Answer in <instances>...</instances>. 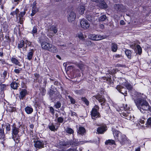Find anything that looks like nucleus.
<instances>
[{
    "mask_svg": "<svg viewBox=\"0 0 151 151\" xmlns=\"http://www.w3.org/2000/svg\"><path fill=\"white\" fill-rule=\"evenodd\" d=\"M107 130V128L106 125L101 126L97 128L96 131L99 134H102Z\"/></svg>",
    "mask_w": 151,
    "mask_h": 151,
    "instance_id": "nucleus-14",
    "label": "nucleus"
},
{
    "mask_svg": "<svg viewBox=\"0 0 151 151\" xmlns=\"http://www.w3.org/2000/svg\"><path fill=\"white\" fill-rule=\"evenodd\" d=\"M116 69H113L111 70H109V71H108L110 75H112V76H113L114 74H115L116 73Z\"/></svg>",
    "mask_w": 151,
    "mask_h": 151,
    "instance_id": "nucleus-46",
    "label": "nucleus"
},
{
    "mask_svg": "<svg viewBox=\"0 0 151 151\" xmlns=\"http://www.w3.org/2000/svg\"><path fill=\"white\" fill-rule=\"evenodd\" d=\"M8 110L10 112H13L16 111L17 110L16 108L15 107L13 106H9V108H8Z\"/></svg>",
    "mask_w": 151,
    "mask_h": 151,
    "instance_id": "nucleus-42",
    "label": "nucleus"
},
{
    "mask_svg": "<svg viewBox=\"0 0 151 151\" xmlns=\"http://www.w3.org/2000/svg\"><path fill=\"white\" fill-rule=\"evenodd\" d=\"M48 127L49 129L51 131H54L55 129V126L52 123L50 125H48Z\"/></svg>",
    "mask_w": 151,
    "mask_h": 151,
    "instance_id": "nucleus-43",
    "label": "nucleus"
},
{
    "mask_svg": "<svg viewBox=\"0 0 151 151\" xmlns=\"http://www.w3.org/2000/svg\"><path fill=\"white\" fill-rule=\"evenodd\" d=\"M112 131L113 134L114 135V139L116 140V139H118V137L122 134L120 131L116 130L115 128H112Z\"/></svg>",
    "mask_w": 151,
    "mask_h": 151,
    "instance_id": "nucleus-18",
    "label": "nucleus"
},
{
    "mask_svg": "<svg viewBox=\"0 0 151 151\" xmlns=\"http://www.w3.org/2000/svg\"><path fill=\"white\" fill-rule=\"evenodd\" d=\"M1 24L3 26V28L4 31H7L9 28V26L8 24L6 21H4L2 22V21H1Z\"/></svg>",
    "mask_w": 151,
    "mask_h": 151,
    "instance_id": "nucleus-29",
    "label": "nucleus"
},
{
    "mask_svg": "<svg viewBox=\"0 0 151 151\" xmlns=\"http://www.w3.org/2000/svg\"><path fill=\"white\" fill-rule=\"evenodd\" d=\"M26 12L25 10L23 12H21L19 14V23L21 24H23L24 21V18H23L24 16L25 15Z\"/></svg>",
    "mask_w": 151,
    "mask_h": 151,
    "instance_id": "nucleus-20",
    "label": "nucleus"
},
{
    "mask_svg": "<svg viewBox=\"0 0 151 151\" xmlns=\"http://www.w3.org/2000/svg\"><path fill=\"white\" fill-rule=\"evenodd\" d=\"M68 99L70 100V102L71 104H74L75 103V100L72 97L69 95L68 96Z\"/></svg>",
    "mask_w": 151,
    "mask_h": 151,
    "instance_id": "nucleus-50",
    "label": "nucleus"
},
{
    "mask_svg": "<svg viewBox=\"0 0 151 151\" xmlns=\"http://www.w3.org/2000/svg\"><path fill=\"white\" fill-rule=\"evenodd\" d=\"M51 30L53 31V32L55 33L56 34L57 32L58 29L56 27L54 26L52 27Z\"/></svg>",
    "mask_w": 151,
    "mask_h": 151,
    "instance_id": "nucleus-62",
    "label": "nucleus"
},
{
    "mask_svg": "<svg viewBox=\"0 0 151 151\" xmlns=\"http://www.w3.org/2000/svg\"><path fill=\"white\" fill-rule=\"evenodd\" d=\"M21 126L20 125L19 127H17L15 123H14L12 126V138L18 147L21 146L20 137L18 134L19 132V128Z\"/></svg>",
    "mask_w": 151,
    "mask_h": 151,
    "instance_id": "nucleus-2",
    "label": "nucleus"
},
{
    "mask_svg": "<svg viewBox=\"0 0 151 151\" xmlns=\"http://www.w3.org/2000/svg\"><path fill=\"white\" fill-rule=\"evenodd\" d=\"M106 17L105 15H104L101 16L99 18V20L100 21H103L106 19Z\"/></svg>",
    "mask_w": 151,
    "mask_h": 151,
    "instance_id": "nucleus-54",
    "label": "nucleus"
},
{
    "mask_svg": "<svg viewBox=\"0 0 151 151\" xmlns=\"http://www.w3.org/2000/svg\"><path fill=\"white\" fill-rule=\"evenodd\" d=\"M91 38L93 40L98 41L104 39V37L100 35L92 34L91 35Z\"/></svg>",
    "mask_w": 151,
    "mask_h": 151,
    "instance_id": "nucleus-19",
    "label": "nucleus"
},
{
    "mask_svg": "<svg viewBox=\"0 0 151 151\" xmlns=\"http://www.w3.org/2000/svg\"><path fill=\"white\" fill-rule=\"evenodd\" d=\"M28 92L26 88H20L19 98L20 100L24 99L27 95H28Z\"/></svg>",
    "mask_w": 151,
    "mask_h": 151,
    "instance_id": "nucleus-7",
    "label": "nucleus"
},
{
    "mask_svg": "<svg viewBox=\"0 0 151 151\" xmlns=\"http://www.w3.org/2000/svg\"><path fill=\"white\" fill-rule=\"evenodd\" d=\"M45 87H41L40 88V93L41 94L42 96H44L46 93V89H45Z\"/></svg>",
    "mask_w": 151,
    "mask_h": 151,
    "instance_id": "nucleus-35",
    "label": "nucleus"
},
{
    "mask_svg": "<svg viewBox=\"0 0 151 151\" xmlns=\"http://www.w3.org/2000/svg\"><path fill=\"white\" fill-rule=\"evenodd\" d=\"M114 8L117 12H122L125 9V7L122 4H115L114 5Z\"/></svg>",
    "mask_w": 151,
    "mask_h": 151,
    "instance_id": "nucleus-15",
    "label": "nucleus"
},
{
    "mask_svg": "<svg viewBox=\"0 0 151 151\" xmlns=\"http://www.w3.org/2000/svg\"><path fill=\"white\" fill-rule=\"evenodd\" d=\"M33 52V49H31L30 50V51L28 53L27 57H32Z\"/></svg>",
    "mask_w": 151,
    "mask_h": 151,
    "instance_id": "nucleus-61",
    "label": "nucleus"
},
{
    "mask_svg": "<svg viewBox=\"0 0 151 151\" xmlns=\"http://www.w3.org/2000/svg\"><path fill=\"white\" fill-rule=\"evenodd\" d=\"M11 61L13 63L16 65H19L20 63V62L19 60L14 57H12Z\"/></svg>",
    "mask_w": 151,
    "mask_h": 151,
    "instance_id": "nucleus-33",
    "label": "nucleus"
},
{
    "mask_svg": "<svg viewBox=\"0 0 151 151\" xmlns=\"http://www.w3.org/2000/svg\"><path fill=\"white\" fill-rule=\"evenodd\" d=\"M48 92L51 100H55L57 99L60 94V93L59 92L56 91L51 89H50Z\"/></svg>",
    "mask_w": 151,
    "mask_h": 151,
    "instance_id": "nucleus-9",
    "label": "nucleus"
},
{
    "mask_svg": "<svg viewBox=\"0 0 151 151\" xmlns=\"http://www.w3.org/2000/svg\"><path fill=\"white\" fill-rule=\"evenodd\" d=\"M123 109L125 111H128L129 110L130 108L128 106L127 104H123Z\"/></svg>",
    "mask_w": 151,
    "mask_h": 151,
    "instance_id": "nucleus-48",
    "label": "nucleus"
},
{
    "mask_svg": "<svg viewBox=\"0 0 151 151\" xmlns=\"http://www.w3.org/2000/svg\"><path fill=\"white\" fill-rule=\"evenodd\" d=\"M130 50L127 49L125 51V53L127 57H131L132 52Z\"/></svg>",
    "mask_w": 151,
    "mask_h": 151,
    "instance_id": "nucleus-39",
    "label": "nucleus"
},
{
    "mask_svg": "<svg viewBox=\"0 0 151 151\" xmlns=\"http://www.w3.org/2000/svg\"><path fill=\"white\" fill-rule=\"evenodd\" d=\"M76 65L81 71H83L84 70V65L81 61H80L78 63H76Z\"/></svg>",
    "mask_w": 151,
    "mask_h": 151,
    "instance_id": "nucleus-26",
    "label": "nucleus"
},
{
    "mask_svg": "<svg viewBox=\"0 0 151 151\" xmlns=\"http://www.w3.org/2000/svg\"><path fill=\"white\" fill-rule=\"evenodd\" d=\"M21 68H19V69H16L14 70V72L17 74H19L20 71L22 70Z\"/></svg>",
    "mask_w": 151,
    "mask_h": 151,
    "instance_id": "nucleus-64",
    "label": "nucleus"
},
{
    "mask_svg": "<svg viewBox=\"0 0 151 151\" xmlns=\"http://www.w3.org/2000/svg\"><path fill=\"white\" fill-rule=\"evenodd\" d=\"M85 10V7L83 6H80V14H83L84 13V11Z\"/></svg>",
    "mask_w": 151,
    "mask_h": 151,
    "instance_id": "nucleus-41",
    "label": "nucleus"
},
{
    "mask_svg": "<svg viewBox=\"0 0 151 151\" xmlns=\"http://www.w3.org/2000/svg\"><path fill=\"white\" fill-rule=\"evenodd\" d=\"M111 50L113 52H116L117 50V46L116 44L112 42L111 44Z\"/></svg>",
    "mask_w": 151,
    "mask_h": 151,
    "instance_id": "nucleus-30",
    "label": "nucleus"
},
{
    "mask_svg": "<svg viewBox=\"0 0 151 151\" xmlns=\"http://www.w3.org/2000/svg\"><path fill=\"white\" fill-rule=\"evenodd\" d=\"M19 83V81L18 79H17L16 80H15V79L13 80L10 84L11 87L13 89L17 90L20 85Z\"/></svg>",
    "mask_w": 151,
    "mask_h": 151,
    "instance_id": "nucleus-12",
    "label": "nucleus"
},
{
    "mask_svg": "<svg viewBox=\"0 0 151 151\" xmlns=\"http://www.w3.org/2000/svg\"><path fill=\"white\" fill-rule=\"evenodd\" d=\"M99 107L97 105H95L92 108L90 112V115L91 118L93 121L96 120V119L100 118L101 117L100 114L99 112Z\"/></svg>",
    "mask_w": 151,
    "mask_h": 151,
    "instance_id": "nucleus-3",
    "label": "nucleus"
},
{
    "mask_svg": "<svg viewBox=\"0 0 151 151\" xmlns=\"http://www.w3.org/2000/svg\"><path fill=\"white\" fill-rule=\"evenodd\" d=\"M95 97L103 108V106L105 105L106 103V99L104 96L99 94L95 96Z\"/></svg>",
    "mask_w": 151,
    "mask_h": 151,
    "instance_id": "nucleus-6",
    "label": "nucleus"
},
{
    "mask_svg": "<svg viewBox=\"0 0 151 151\" xmlns=\"http://www.w3.org/2000/svg\"><path fill=\"white\" fill-rule=\"evenodd\" d=\"M99 6L101 8L103 9H106L108 8V5L104 0H103L99 2Z\"/></svg>",
    "mask_w": 151,
    "mask_h": 151,
    "instance_id": "nucleus-27",
    "label": "nucleus"
},
{
    "mask_svg": "<svg viewBox=\"0 0 151 151\" xmlns=\"http://www.w3.org/2000/svg\"><path fill=\"white\" fill-rule=\"evenodd\" d=\"M19 10L18 8L16 9L15 10L11 12L10 14L13 16H14L15 15L18 14L19 12Z\"/></svg>",
    "mask_w": 151,
    "mask_h": 151,
    "instance_id": "nucleus-44",
    "label": "nucleus"
},
{
    "mask_svg": "<svg viewBox=\"0 0 151 151\" xmlns=\"http://www.w3.org/2000/svg\"><path fill=\"white\" fill-rule=\"evenodd\" d=\"M99 92L101 94H104L106 92L105 89L103 88H101L100 89Z\"/></svg>",
    "mask_w": 151,
    "mask_h": 151,
    "instance_id": "nucleus-63",
    "label": "nucleus"
},
{
    "mask_svg": "<svg viewBox=\"0 0 151 151\" xmlns=\"http://www.w3.org/2000/svg\"><path fill=\"white\" fill-rule=\"evenodd\" d=\"M76 76L77 77H79L81 76V74L80 70H76V72H75Z\"/></svg>",
    "mask_w": 151,
    "mask_h": 151,
    "instance_id": "nucleus-57",
    "label": "nucleus"
},
{
    "mask_svg": "<svg viewBox=\"0 0 151 151\" xmlns=\"http://www.w3.org/2000/svg\"><path fill=\"white\" fill-rule=\"evenodd\" d=\"M105 144L106 145H115V142L114 140L112 139H109L106 140L105 142Z\"/></svg>",
    "mask_w": 151,
    "mask_h": 151,
    "instance_id": "nucleus-28",
    "label": "nucleus"
},
{
    "mask_svg": "<svg viewBox=\"0 0 151 151\" xmlns=\"http://www.w3.org/2000/svg\"><path fill=\"white\" fill-rule=\"evenodd\" d=\"M77 36L80 40H84V39L83 34L82 33H80V34H78L77 35Z\"/></svg>",
    "mask_w": 151,
    "mask_h": 151,
    "instance_id": "nucleus-51",
    "label": "nucleus"
},
{
    "mask_svg": "<svg viewBox=\"0 0 151 151\" xmlns=\"http://www.w3.org/2000/svg\"><path fill=\"white\" fill-rule=\"evenodd\" d=\"M76 13L73 12H70L68 17V22H72L74 21L76 19Z\"/></svg>",
    "mask_w": 151,
    "mask_h": 151,
    "instance_id": "nucleus-16",
    "label": "nucleus"
},
{
    "mask_svg": "<svg viewBox=\"0 0 151 151\" xmlns=\"http://www.w3.org/2000/svg\"><path fill=\"white\" fill-rule=\"evenodd\" d=\"M127 138L126 135L123 134H121V137L120 139H119V142L122 145H124L125 144L126 142L127 141Z\"/></svg>",
    "mask_w": 151,
    "mask_h": 151,
    "instance_id": "nucleus-17",
    "label": "nucleus"
},
{
    "mask_svg": "<svg viewBox=\"0 0 151 151\" xmlns=\"http://www.w3.org/2000/svg\"><path fill=\"white\" fill-rule=\"evenodd\" d=\"M135 51L136 54L139 55H141L142 52V49L139 45H136Z\"/></svg>",
    "mask_w": 151,
    "mask_h": 151,
    "instance_id": "nucleus-23",
    "label": "nucleus"
},
{
    "mask_svg": "<svg viewBox=\"0 0 151 151\" xmlns=\"http://www.w3.org/2000/svg\"><path fill=\"white\" fill-rule=\"evenodd\" d=\"M110 77L108 76L107 77H105L103 78L104 80H106L107 83L109 85L113 87L114 82L112 81L111 77L110 76Z\"/></svg>",
    "mask_w": 151,
    "mask_h": 151,
    "instance_id": "nucleus-22",
    "label": "nucleus"
},
{
    "mask_svg": "<svg viewBox=\"0 0 151 151\" xmlns=\"http://www.w3.org/2000/svg\"><path fill=\"white\" fill-rule=\"evenodd\" d=\"M57 122L60 123H62L63 122L64 119L63 117H58L57 119Z\"/></svg>",
    "mask_w": 151,
    "mask_h": 151,
    "instance_id": "nucleus-56",
    "label": "nucleus"
},
{
    "mask_svg": "<svg viewBox=\"0 0 151 151\" xmlns=\"http://www.w3.org/2000/svg\"><path fill=\"white\" fill-rule=\"evenodd\" d=\"M146 124L151 127V117H150L147 119Z\"/></svg>",
    "mask_w": 151,
    "mask_h": 151,
    "instance_id": "nucleus-53",
    "label": "nucleus"
},
{
    "mask_svg": "<svg viewBox=\"0 0 151 151\" xmlns=\"http://www.w3.org/2000/svg\"><path fill=\"white\" fill-rule=\"evenodd\" d=\"M25 111L27 114H31L33 111V109L31 106H27L24 109Z\"/></svg>",
    "mask_w": 151,
    "mask_h": 151,
    "instance_id": "nucleus-24",
    "label": "nucleus"
},
{
    "mask_svg": "<svg viewBox=\"0 0 151 151\" xmlns=\"http://www.w3.org/2000/svg\"><path fill=\"white\" fill-rule=\"evenodd\" d=\"M122 116H124L125 117V118L127 119L130 120L131 119V116L129 115V114L128 113L123 112L122 113Z\"/></svg>",
    "mask_w": 151,
    "mask_h": 151,
    "instance_id": "nucleus-36",
    "label": "nucleus"
},
{
    "mask_svg": "<svg viewBox=\"0 0 151 151\" xmlns=\"http://www.w3.org/2000/svg\"><path fill=\"white\" fill-rule=\"evenodd\" d=\"M80 24L81 27L85 29H88L90 26V24L88 21L84 19L81 20Z\"/></svg>",
    "mask_w": 151,
    "mask_h": 151,
    "instance_id": "nucleus-13",
    "label": "nucleus"
},
{
    "mask_svg": "<svg viewBox=\"0 0 151 151\" xmlns=\"http://www.w3.org/2000/svg\"><path fill=\"white\" fill-rule=\"evenodd\" d=\"M37 4L36 1H35L33 2V3L31 4V6L32 7V12L31 14L30 15L32 17L34 16L39 10V8L37 7Z\"/></svg>",
    "mask_w": 151,
    "mask_h": 151,
    "instance_id": "nucleus-10",
    "label": "nucleus"
},
{
    "mask_svg": "<svg viewBox=\"0 0 151 151\" xmlns=\"http://www.w3.org/2000/svg\"><path fill=\"white\" fill-rule=\"evenodd\" d=\"M6 129L7 132H9L11 131V127L10 124L7 123L6 125Z\"/></svg>",
    "mask_w": 151,
    "mask_h": 151,
    "instance_id": "nucleus-49",
    "label": "nucleus"
},
{
    "mask_svg": "<svg viewBox=\"0 0 151 151\" xmlns=\"http://www.w3.org/2000/svg\"><path fill=\"white\" fill-rule=\"evenodd\" d=\"M135 102L138 108L142 113L143 111H149L151 112V106L145 99L140 98L135 100Z\"/></svg>",
    "mask_w": 151,
    "mask_h": 151,
    "instance_id": "nucleus-1",
    "label": "nucleus"
},
{
    "mask_svg": "<svg viewBox=\"0 0 151 151\" xmlns=\"http://www.w3.org/2000/svg\"><path fill=\"white\" fill-rule=\"evenodd\" d=\"M49 108V113H51L52 115H54L55 113V111L54 109L52 106H50Z\"/></svg>",
    "mask_w": 151,
    "mask_h": 151,
    "instance_id": "nucleus-47",
    "label": "nucleus"
},
{
    "mask_svg": "<svg viewBox=\"0 0 151 151\" xmlns=\"http://www.w3.org/2000/svg\"><path fill=\"white\" fill-rule=\"evenodd\" d=\"M59 145L63 147H69L68 141V142H65L64 141H62L59 142Z\"/></svg>",
    "mask_w": 151,
    "mask_h": 151,
    "instance_id": "nucleus-34",
    "label": "nucleus"
},
{
    "mask_svg": "<svg viewBox=\"0 0 151 151\" xmlns=\"http://www.w3.org/2000/svg\"><path fill=\"white\" fill-rule=\"evenodd\" d=\"M65 132L66 133L71 134L74 133V131L71 128L69 127H67L65 130Z\"/></svg>",
    "mask_w": 151,
    "mask_h": 151,
    "instance_id": "nucleus-37",
    "label": "nucleus"
},
{
    "mask_svg": "<svg viewBox=\"0 0 151 151\" xmlns=\"http://www.w3.org/2000/svg\"><path fill=\"white\" fill-rule=\"evenodd\" d=\"M5 135L3 128H0V139H3L5 137Z\"/></svg>",
    "mask_w": 151,
    "mask_h": 151,
    "instance_id": "nucleus-32",
    "label": "nucleus"
},
{
    "mask_svg": "<svg viewBox=\"0 0 151 151\" xmlns=\"http://www.w3.org/2000/svg\"><path fill=\"white\" fill-rule=\"evenodd\" d=\"M88 142V141H78V139L73 138V140L71 139L68 141V144L69 147L71 145L72 146H79L81 143V144H83Z\"/></svg>",
    "mask_w": 151,
    "mask_h": 151,
    "instance_id": "nucleus-5",
    "label": "nucleus"
},
{
    "mask_svg": "<svg viewBox=\"0 0 151 151\" xmlns=\"http://www.w3.org/2000/svg\"><path fill=\"white\" fill-rule=\"evenodd\" d=\"M21 86L22 88H27V87L26 84L24 83L23 81H22L21 83Z\"/></svg>",
    "mask_w": 151,
    "mask_h": 151,
    "instance_id": "nucleus-60",
    "label": "nucleus"
},
{
    "mask_svg": "<svg viewBox=\"0 0 151 151\" xmlns=\"http://www.w3.org/2000/svg\"><path fill=\"white\" fill-rule=\"evenodd\" d=\"M41 46L43 49L48 50L53 53H55L57 51V49L52 44L45 42H42L41 44Z\"/></svg>",
    "mask_w": 151,
    "mask_h": 151,
    "instance_id": "nucleus-4",
    "label": "nucleus"
},
{
    "mask_svg": "<svg viewBox=\"0 0 151 151\" xmlns=\"http://www.w3.org/2000/svg\"><path fill=\"white\" fill-rule=\"evenodd\" d=\"M60 87H58V88L60 89L62 91V93H66L67 92L66 91V90H64L63 88L62 87V85L60 84V85L59 86Z\"/></svg>",
    "mask_w": 151,
    "mask_h": 151,
    "instance_id": "nucleus-52",
    "label": "nucleus"
},
{
    "mask_svg": "<svg viewBox=\"0 0 151 151\" xmlns=\"http://www.w3.org/2000/svg\"><path fill=\"white\" fill-rule=\"evenodd\" d=\"M37 29L36 26H34L32 31V33L33 34H35L37 33Z\"/></svg>",
    "mask_w": 151,
    "mask_h": 151,
    "instance_id": "nucleus-58",
    "label": "nucleus"
},
{
    "mask_svg": "<svg viewBox=\"0 0 151 151\" xmlns=\"http://www.w3.org/2000/svg\"><path fill=\"white\" fill-rule=\"evenodd\" d=\"M116 88L119 92L123 94L125 96H127V89L123 86L118 85L116 86Z\"/></svg>",
    "mask_w": 151,
    "mask_h": 151,
    "instance_id": "nucleus-11",
    "label": "nucleus"
},
{
    "mask_svg": "<svg viewBox=\"0 0 151 151\" xmlns=\"http://www.w3.org/2000/svg\"><path fill=\"white\" fill-rule=\"evenodd\" d=\"M34 147L36 149H41L44 148V142L42 140L39 139L37 141H34Z\"/></svg>",
    "mask_w": 151,
    "mask_h": 151,
    "instance_id": "nucleus-8",
    "label": "nucleus"
},
{
    "mask_svg": "<svg viewBox=\"0 0 151 151\" xmlns=\"http://www.w3.org/2000/svg\"><path fill=\"white\" fill-rule=\"evenodd\" d=\"M25 41H24L23 40H21L19 42L18 44V48L20 50V49L22 48L23 47H24V48H25V47H24L25 46Z\"/></svg>",
    "mask_w": 151,
    "mask_h": 151,
    "instance_id": "nucleus-25",
    "label": "nucleus"
},
{
    "mask_svg": "<svg viewBox=\"0 0 151 151\" xmlns=\"http://www.w3.org/2000/svg\"><path fill=\"white\" fill-rule=\"evenodd\" d=\"M124 86L127 88V89L129 91H132L133 87L131 84L128 82L125 83Z\"/></svg>",
    "mask_w": 151,
    "mask_h": 151,
    "instance_id": "nucleus-31",
    "label": "nucleus"
},
{
    "mask_svg": "<svg viewBox=\"0 0 151 151\" xmlns=\"http://www.w3.org/2000/svg\"><path fill=\"white\" fill-rule=\"evenodd\" d=\"M34 75L35 78L34 79V81L37 82L40 77V75L39 73H36L34 74Z\"/></svg>",
    "mask_w": 151,
    "mask_h": 151,
    "instance_id": "nucleus-45",
    "label": "nucleus"
},
{
    "mask_svg": "<svg viewBox=\"0 0 151 151\" xmlns=\"http://www.w3.org/2000/svg\"><path fill=\"white\" fill-rule=\"evenodd\" d=\"M6 86L5 84L2 83L0 84V91H2L6 90Z\"/></svg>",
    "mask_w": 151,
    "mask_h": 151,
    "instance_id": "nucleus-38",
    "label": "nucleus"
},
{
    "mask_svg": "<svg viewBox=\"0 0 151 151\" xmlns=\"http://www.w3.org/2000/svg\"><path fill=\"white\" fill-rule=\"evenodd\" d=\"M77 132L78 134L83 136L85 135L86 133V130L84 127L80 126L79 127Z\"/></svg>",
    "mask_w": 151,
    "mask_h": 151,
    "instance_id": "nucleus-21",
    "label": "nucleus"
},
{
    "mask_svg": "<svg viewBox=\"0 0 151 151\" xmlns=\"http://www.w3.org/2000/svg\"><path fill=\"white\" fill-rule=\"evenodd\" d=\"M61 106V103L59 101H58L56 104H55L54 106L56 109H58Z\"/></svg>",
    "mask_w": 151,
    "mask_h": 151,
    "instance_id": "nucleus-55",
    "label": "nucleus"
},
{
    "mask_svg": "<svg viewBox=\"0 0 151 151\" xmlns=\"http://www.w3.org/2000/svg\"><path fill=\"white\" fill-rule=\"evenodd\" d=\"M82 101L84 102L87 106H88L89 104V102L88 99L85 97H82L81 98Z\"/></svg>",
    "mask_w": 151,
    "mask_h": 151,
    "instance_id": "nucleus-40",
    "label": "nucleus"
},
{
    "mask_svg": "<svg viewBox=\"0 0 151 151\" xmlns=\"http://www.w3.org/2000/svg\"><path fill=\"white\" fill-rule=\"evenodd\" d=\"M25 44L26 45L25 47V48H26L27 47V45H28V46H31V42H30L28 41L27 40H25Z\"/></svg>",
    "mask_w": 151,
    "mask_h": 151,
    "instance_id": "nucleus-59",
    "label": "nucleus"
}]
</instances>
